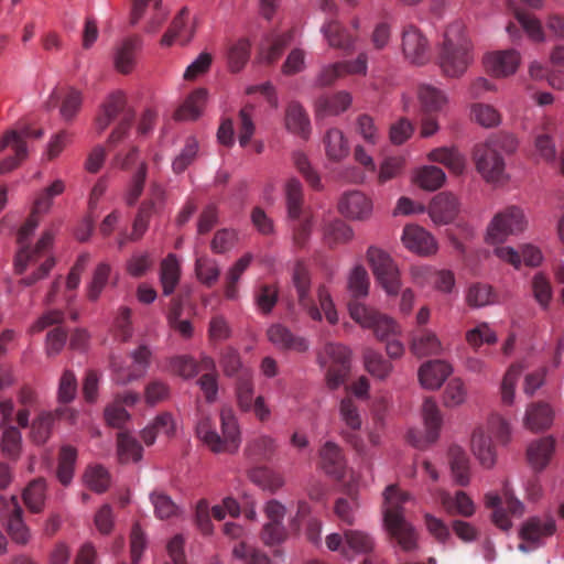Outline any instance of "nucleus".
<instances>
[{
    "mask_svg": "<svg viewBox=\"0 0 564 564\" xmlns=\"http://www.w3.org/2000/svg\"><path fill=\"white\" fill-rule=\"evenodd\" d=\"M448 460L455 482L459 486H467L470 481V467L467 453L457 445L448 449Z\"/></svg>",
    "mask_w": 564,
    "mask_h": 564,
    "instance_id": "37",
    "label": "nucleus"
},
{
    "mask_svg": "<svg viewBox=\"0 0 564 564\" xmlns=\"http://www.w3.org/2000/svg\"><path fill=\"white\" fill-rule=\"evenodd\" d=\"M189 11L187 8H182L172 21L170 29L162 36L161 44L163 46H171L175 40L182 44L189 42L192 37V29L187 25Z\"/></svg>",
    "mask_w": 564,
    "mask_h": 564,
    "instance_id": "33",
    "label": "nucleus"
},
{
    "mask_svg": "<svg viewBox=\"0 0 564 564\" xmlns=\"http://www.w3.org/2000/svg\"><path fill=\"white\" fill-rule=\"evenodd\" d=\"M496 254L503 261L509 262L514 268H519L521 262L529 267H536L542 261L541 251L530 245L522 247L521 253L510 247H498Z\"/></svg>",
    "mask_w": 564,
    "mask_h": 564,
    "instance_id": "31",
    "label": "nucleus"
},
{
    "mask_svg": "<svg viewBox=\"0 0 564 564\" xmlns=\"http://www.w3.org/2000/svg\"><path fill=\"white\" fill-rule=\"evenodd\" d=\"M427 158L430 161L445 165L455 174H460L465 170V159L455 148L442 147L434 149Z\"/></svg>",
    "mask_w": 564,
    "mask_h": 564,
    "instance_id": "48",
    "label": "nucleus"
},
{
    "mask_svg": "<svg viewBox=\"0 0 564 564\" xmlns=\"http://www.w3.org/2000/svg\"><path fill=\"white\" fill-rule=\"evenodd\" d=\"M220 436L214 425L212 417L200 413L196 423V436L216 454H232L238 451L241 442L240 429L232 408L223 406L220 410Z\"/></svg>",
    "mask_w": 564,
    "mask_h": 564,
    "instance_id": "4",
    "label": "nucleus"
},
{
    "mask_svg": "<svg viewBox=\"0 0 564 564\" xmlns=\"http://www.w3.org/2000/svg\"><path fill=\"white\" fill-rule=\"evenodd\" d=\"M349 314L361 327L372 329L377 339L387 340L386 350L390 358L397 359L403 355L404 347L402 343L397 339H389L390 336L399 333V326L394 319L358 302L350 304Z\"/></svg>",
    "mask_w": 564,
    "mask_h": 564,
    "instance_id": "5",
    "label": "nucleus"
},
{
    "mask_svg": "<svg viewBox=\"0 0 564 564\" xmlns=\"http://www.w3.org/2000/svg\"><path fill=\"white\" fill-rule=\"evenodd\" d=\"M64 321V313L59 310H52L40 316L31 326V334L43 332L45 328L57 325L46 335V354L48 357L58 355L64 348L67 339V332L59 326Z\"/></svg>",
    "mask_w": 564,
    "mask_h": 564,
    "instance_id": "12",
    "label": "nucleus"
},
{
    "mask_svg": "<svg viewBox=\"0 0 564 564\" xmlns=\"http://www.w3.org/2000/svg\"><path fill=\"white\" fill-rule=\"evenodd\" d=\"M555 530L553 518L532 517L523 523L520 538L528 543L540 544L542 539L553 535Z\"/></svg>",
    "mask_w": 564,
    "mask_h": 564,
    "instance_id": "26",
    "label": "nucleus"
},
{
    "mask_svg": "<svg viewBox=\"0 0 564 564\" xmlns=\"http://www.w3.org/2000/svg\"><path fill=\"white\" fill-rule=\"evenodd\" d=\"M351 104V97L346 91H339L332 96H323L317 100V116H335L345 111Z\"/></svg>",
    "mask_w": 564,
    "mask_h": 564,
    "instance_id": "47",
    "label": "nucleus"
},
{
    "mask_svg": "<svg viewBox=\"0 0 564 564\" xmlns=\"http://www.w3.org/2000/svg\"><path fill=\"white\" fill-rule=\"evenodd\" d=\"M294 30L268 35L259 46L258 59L265 65H272L280 59L286 46L293 41Z\"/></svg>",
    "mask_w": 564,
    "mask_h": 564,
    "instance_id": "20",
    "label": "nucleus"
},
{
    "mask_svg": "<svg viewBox=\"0 0 564 564\" xmlns=\"http://www.w3.org/2000/svg\"><path fill=\"white\" fill-rule=\"evenodd\" d=\"M85 485L97 494L105 492L110 485V475L102 466H89L84 474Z\"/></svg>",
    "mask_w": 564,
    "mask_h": 564,
    "instance_id": "59",
    "label": "nucleus"
},
{
    "mask_svg": "<svg viewBox=\"0 0 564 564\" xmlns=\"http://www.w3.org/2000/svg\"><path fill=\"white\" fill-rule=\"evenodd\" d=\"M440 500L448 514H459L468 518L475 513V505L465 491L459 490L455 496L443 491L440 495Z\"/></svg>",
    "mask_w": 564,
    "mask_h": 564,
    "instance_id": "38",
    "label": "nucleus"
},
{
    "mask_svg": "<svg viewBox=\"0 0 564 564\" xmlns=\"http://www.w3.org/2000/svg\"><path fill=\"white\" fill-rule=\"evenodd\" d=\"M10 502L13 510L8 519L7 531L11 539L18 544H26L30 540V531L23 521V510L19 505L17 496H11Z\"/></svg>",
    "mask_w": 564,
    "mask_h": 564,
    "instance_id": "40",
    "label": "nucleus"
},
{
    "mask_svg": "<svg viewBox=\"0 0 564 564\" xmlns=\"http://www.w3.org/2000/svg\"><path fill=\"white\" fill-rule=\"evenodd\" d=\"M236 394L239 408L245 412L250 411L253 402V382L249 370H242L237 378Z\"/></svg>",
    "mask_w": 564,
    "mask_h": 564,
    "instance_id": "54",
    "label": "nucleus"
},
{
    "mask_svg": "<svg viewBox=\"0 0 564 564\" xmlns=\"http://www.w3.org/2000/svg\"><path fill=\"white\" fill-rule=\"evenodd\" d=\"M251 42L247 37L238 39L228 46L227 62L232 73L240 72L249 61Z\"/></svg>",
    "mask_w": 564,
    "mask_h": 564,
    "instance_id": "46",
    "label": "nucleus"
},
{
    "mask_svg": "<svg viewBox=\"0 0 564 564\" xmlns=\"http://www.w3.org/2000/svg\"><path fill=\"white\" fill-rule=\"evenodd\" d=\"M367 260L377 283L384 290L387 295L397 296L402 283L399 268L389 253L371 246L367 251Z\"/></svg>",
    "mask_w": 564,
    "mask_h": 564,
    "instance_id": "8",
    "label": "nucleus"
},
{
    "mask_svg": "<svg viewBox=\"0 0 564 564\" xmlns=\"http://www.w3.org/2000/svg\"><path fill=\"white\" fill-rule=\"evenodd\" d=\"M410 499L408 492L401 491L398 486L389 485L383 492V523L392 539L405 552L417 547V534L403 514V505Z\"/></svg>",
    "mask_w": 564,
    "mask_h": 564,
    "instance_id": "3",
    "label": "nucleus"
},
{
    "mask_svg": "<svg viewBox=\"0 0 564 564\" xmlns=\"http://www.w3.org/2000/svg\"><path fill=\"white\" fill-rule=\"evenodd\" d=\"M322 32L327 40L329 46L343 51H350L354 47L355 39L347 30L337 21L329 20L322 26Z\"/></svg>",
    "mask_w": 564,
    "mask_h": 564,
    "instance_id": "41",
    "label": "nucleus"
},
{
    "mask_svg": "<svg viewBox=\"0 0 564 564\" xmlns=\"http://www.w3.org/2000/svg\"><path fill=\"white\" fill-rule=\"evenodd\" d=\"M324 235L328 245H338L351 240L354 231L345 221L336 219L325 227Z\"/></svg>",
    "mask_w": 564,
    "mask_h": 564,
    "instance_id": "63",
    "label": "nucleus"
},
{
    "mask_svg": "<svg viewBox=\"0 0 564 564\" xmlns=\"http://www.w3.org/2000/svg\"><path fill=\"white\" fill-rule=\"evenodd\" d=\"M445 173L442 169L431 165L420 169L416 173V183L426 191H436L445 182Z\"/></svg>",
    "mask_w": 564,
    "mask_h": 564,
    "instance_id": "58",
    "label": "nucleus"
},
{
    "mask_svg": "<svg viewBox=\"0 0 564 564\" xmlns=\"http://www.w3.org/2000/svg\"><path fill=\"white\" fill-rule=\"evenodd\" d=\"M156 518L161 520L177 516L178 507L170 496L161 490H154L150 495Z\"/></svg>",
    "mask_w": 564,
    "mask_h": 564,
    "instance_id": "60",
    "label": "nucleus"
},
{
    "mask_svg": "<svg viewBox=\"0 0 564 564\" xmlns=\"http://www.w3.org/2000/svg\"><path fill=\"white\" fill-rule=\"evenodd\" d=\"M59 100H62V117L65 120H72L79 110L82 105L80 93L73 88H69L67 90L54 89L46 102L47 108H55L58 105Z\"/></svg>",
    "mask_w": 564,
    "mask_h": 564,
    "instance_id": "30",
    "label": "nucleus"
},
{
    "mask_svg": "<svg viewBox=\"0 0 564 564\" xmlns=\"http://www.w3.org/2000/svg\"><path fill=\"white\" fill-rule=\"evenodd\" d=\"M77 459V451L69 445L62 446L58 455L57 478L62 485L70 484L74 476V467Z\"/></svg>",
    "mask_w": 564,
    "mask_h": 564,
    "instance_id": "52",
    "label": "nucleus"
},
{
    "mask_svg": "<svg viewBox=\"0 0 564 564\" xmlns=\"http://www.w3.org/2000/svg\"><path fill=\"white\" fill-rule=\"evenodd\" d=\"M553 422V411L547 403L538 402L528 406L524 416V426L532 432L549 429Z\"/></svg>",
    "mask_w": 564,
    "mask_h": 564,
    "instance_id": "35",
    "label": "nucleus"
},
{
    "mask_svg": "<svg viewBox=\"0 0 564 564\" xmlns=\"http://www.w3.org/2000/svg\"><path fill=\"white\" fill-rule=\"evenodd\" d=\"M284 193L289 218H299L303 212H307L303 207V187L297 178L291 177L286 181Z\"/></svg>",
    "mask_w": 564,
    "mask_h": 564,
    "instance_id": "45",
    "label": "nucleus"
},
{
    "mask_svg": "<svg viewBox=\"0 0 564 564\" xmlns=\"http://www.w3.org/2000/svg\"><path fill=\"white\" fill-rule=\"evenodd\" d=\"M364 362L366 370L379 380L387 379L393 369L392 364L372 348L364 350Z\"/></svg>",
    "mask_w": 564,
    "mask_h": 564,
    "instance_id": "50",
    "label": "nucleus"
},
{
    "mask_svg": "<svg viewBox=\"0 0 564 564\" xmlns=\"http://www.w3.org/2000/svg\"><path fill=\"white\" fill-rule=\"evenodd\" d=\"M370 280L367 270L362 265H356L348 278V290L355 299L365 297L368 295ZM358 302L351 301L349 304ZM350 305H348L349 307Z\"/></svg>",
    "mask_w": 564,
    "mask_h": 564,
    "instance_id": "55",
    "label": "nucleus"
},
{
    "mask_svg": "<svg viewBox=\"0 0 564 564\" xmlns=\"http://www.w3.org/2000/svg\"><path fill=\"white\" fill-rule=\"evenodd\" d=\"M359 508L357 494L349 490L347 497H340L335 501L334 512L345 524L351 525L355 522V513Z\"/></svg>",
    "mask_w": 564,
    "mask_h": 564,
    "instance_id": "53",
    "label": "nucleus"
},
{
    "mask_svg": "<svg viewBox=\"0 0 564 564\" xmlns=\"http://www.w3.org/2000/svg\"><path fill=\"white\" fill-rule=\"evenodd\" d=\"M284 124L289 132L307 140L311 134V121L303 106L297 101L288 104L284 115Z\"/></svg>",
    "mask_w": 564,
    "mask_h": 564,
    "instance_id": "25",
    "label": "nucleus"
},
{
    "mask_svg": "<svg viewBox=\"0 0 564 564\" xmlns=\"http://www.w3.org/2000/svg\"><path fill=\"white\" fill-rule=\"evenodd\" d=\"M452 367L443 360H430L419 369V380L423 388L438 389L451 375Z\"/></svg>",
    "mask_w": 564,
    "mask_h": 564,
    "instance_id": "27",
    "label": "nucleus"
},
{
    "mask_svg": "<svg viewBox=\"0 0 564 564\" xmlns=\"http://www.w3.org/2000/svg\"><path fill=\"white\" fill-rule=\"evenodd\" d=\"M473 43L462 21L451 23L438 54V64L447 77H460L474 59Z\"/></svg>",
    "mask_w": 564,
    "mask_h": 564,
    "instance_id": "2",
    "label": "nucleus"
},
{
    "mask_svg": "<svg viewBox=\"0 0 564 564\" xmlns=\"http://www.w3.org/2000/svg\"><path fill=\"white\" fill-rule=\"evenodd\" d=\"M142 451V446L135 438L123 432L118 434V457L121 463L140 460Z\"/></svg>",
    "mask_w": 564,
    "mask_h": 564,
    "instance_id": "56",
    "label": "nucleus"
},
{
    "mask_svg": "<svg viewBox=\"0 0 564 564\" xmlns=\"http://www.w3.org/2000/svg\"><path fill=\"white\" fill-rule=\"evenodd\" d=\"M495 293L488 284L474 283L468 288L466 301L469 306L482 307L495 302Z\"/></svg>",
    "mask_w": 564,
    "mask_h": 564,
    "instance_id": "62",
    "label": "nucleus"
},
{
    "mask_svg": "<svg viewBox=\"0 0 564 564\" xmlns=\"http://www.w3.org/2000/svg\"><path fill=\"white\" fill-rule=\"evenodd\" d=\"M325 153L328 160L339 162L345 159L350 151L347 138L343 131L337 128L328 129L323 138Z\"/></svg>",
    "mask_w": 564,
    "mask_h": 564,
    "instance_id": "36",
    "label": "nucleus"
},
{
    "mask_svg": "<svg viewBox=\"0 0 564 564\" xmlns=\"http://www.w3.org/2000/svg\"><path fill=\"white\" fill-rule=\"evenodd\" d=\"M528 220L521 207L511 205L498 212L487 227V240L491 243H502L509 236H516L525 230Z\"/></svg>",
    "mask_w": 564,
    "mask_h": 564,
    "instance_id": "7",
    "label": "nucleus"
},
{
    "mask_svg": "<svg viewBox=\"0 0 564 564\" xmlns=\"http://www.w3.org/2000/svg\"><path fill=\"white\" fill-rule=\"evenodd\" d=\"M207 99V90L204 88H198L194 90L178 107V109L174 113V118L176 120H195L200 115L205 107Z\"/></svg>",
    "mask_w": 564,
    "mask_h": 564,
    "instance_id": "42",
    "label": "nucleus"
},
{
    "mask_svg": "<svg viewBox=\"0 0 564 564\" xmlns=\"http://www.w3.org/2000/svg\"><path fill=\"white\" fill-rule=\"evenodd\" d=\"M338 210L348 219L367 220L372 214V203L364 193L352 191L341 196Z\"/></svg>",
    "mask_w": 564,
    "mask_h": 564,
    "instance_id": "17",
    "label": "nucleus"
},
{
    "mask_svg": "<svg viewBox=\"0 0 564 564\" xmlns=\"http://www.w3.org/2000/svg\"><path fill=\"white\" fill-rule=\"evenodd\" d=\"M140 47L141 40L138 36L122 40L115 48V68L121 74H129L135 65V55Z\"/></svg>",
    "mask_w": 564,
    "mask_h": 564,
    "instance_id": "28",
    "label": "nucleus"
},
{
    "mask_svg": "<svg viewBox=\"0 0 564 564\" xmlns=\"http://www.w3.org/2000/svg\"><path fill=\"white\" fill-rule=\"evenodd\" d=\"M510 434L509 423L499 414L490 415L486 426L474 431L471 451L482 467L491 468L496 463L497 455L491 436H495L501 444H506L510 440Z\"/></svg>",
    "mask_w": 564,
    "mask_h": 564,
    "instance_id": "6",
    "label": "nucleus"
},
{
    "mask_svg": "<svg viewBox=\"0 0 564 564\" xmlns=\"http://www.w3.org/2000/svg\"><path fill=\"white\" fill-rule=\"evenodd\" d=\"M1 449L10 458H18L22 446V435L18 427L13 425L1 426Z\"/></svg>",
    "mask_w": 564,
    "mask_h": 564,
    "instance_id": "57",
    "label": "nucleus"
},
{
    "mask_svg": "<svg viewBox=\"0 0 564 564\" xmlns=\"http://www.w3.org/2000/svg\"><path fill=\"white\" fill-rule=\"evenodd\" d=\"M319 364L327 367L326 382L332 390L343 384L350 371V351L341 344L328 343L318 357Z\"/></svg>",
    "mask_w": 564,
    "mask_h": 564,
    "instance_id": "10",
    "label": "nucleus"
},
{
    "mask_svg": "<svg viewBox=\"0 0 564 564\" xmlns=\"http://www.w3.org/2000/svg\"><path fill=\"white\" fill-rule=\"evenodd\" d=\"M67 409H56L54 412H42L31 424L30 437L35 444H44L51 435L53 422L62 417Z\"/></svg>",
    "mask_w": 564,
    "mask_h": 564,
    "instance_id": "39",
    "label": "nucleus"
},
{
    "mask_svg": "<svg viewBox=\"0 0 564 564\" xmlns=\"http://www.w3.org/2000/svg\"><path fill=\"white\" fill-rule=\"evenodd\" d=\"M422 416L425 425V435L417 430H410L408 441L417 448H425L438 438V432L442 426V415L436 402L432 398H426L422 405Z\"/></svg>",
    "mask_w": 564,
    "mask_h": 564,
    "instance_id": "13",
    "label": "nucleus"
},
{
    "mask_svg": "<svg viewBox=\"0 0 564 564\" xmlns=\"http://www.w3.org/2000/svg\"><path fill=\"white\" fill-rule=\"evenodd\" d=\"M124 112H133L127 107L124 94L119 90L111 93L101 105L100 112L95 120V128L98 133L104 132L118 116L123 118Z\"/></svg>",
    "mask_w": 564,
    "mask_h": 564,
    "instance_id": "19",
    "label": "nucleus"
},
{
    "mask_svg": "<svg viewBox=\"0 0 564 564\" xmlns=\"http://www.w3.org/2000/svg\"><path fill=\"white\" fill-rule=\"evenodd\" d=\"M402 53L414 65H424L430 59V44L426 36L414 25L409 24L402 31Z\"/></svg>",
    "mask_w": 564,
    "mask_h": 564,
    "instance_id": "14",
    "label": "nucleus"
},
{
    "mask_svg": "<svg viewBox=\"0 0 564 564\" xmlns=\"http://www.w3.org/2000/svg\"><path fill=\"white\" fill-rule=\"evenodd\" d=\"M410 349L419 358L438 355L442 351V344L436 334L423 329L412 338Z\"/></svg>",
    "mask_w": 564,
    "mask_h": 564,
    "instance_id": "43",
    "label": "nucleus"
},
{
    "mask_svg": "<svg viewBox=\"0 0 564 564\" xmlns=\"http://www.w3.org/2000/svg\"><path fill=\"white\" fill-rule=\"evenodd\" d=\"M181 275L180 263L175 254H169L161 264V283L164 295H171Z\"/></svg>",
    "mask_w": 564,
    "mask_h": 564,
    "instance_id": "51",
    "label": "nucleus"
},
{
    "mask_svg": "<svg viewBox=\"0 0 564 564\" xmlns=\"http://www.w3.org/2000/svg\"><path fill=\"white\" fill-rule=\"evenodd\" d=\"M293 164L296 170L303 175L307 184L315 191H321L323 188V184L321 181L319 174L311 166V163L307 156L301 152L296 151L292 155Z\"/></svg>",
    "mask_w": 564,
    "mask_h": 564,
    "instance_id": "61",
    "label": "nucleus"
},
{
    "mask_svg": "<svg viewBox=\"0 0 564 564\" xmlns=\"http://www.w3.org/2000/svg\"><path fill=\"white\" fill-rule=\"evenodd\" d=\"M276 451L275 440L269 435H259L250 440L245 448L247 458L253 464L267 463Z\"/></svg>",
    "mask_w": 564,
    "mask_h": 564,
    "instance_id": "32",
    "label": "nucleus"
},
{
    "mask_svg": "<svg viewBox=\"0 0 564 564\" xmlns=\"http://www.w3.org/2000/svg\"><path fill=\"white\" fill-rule=\"evenodd\" d=\"M232 554L245 564H272L270 557L264 552L243 542L234 547Z\"/></svg>",
    "mask_w": 564,
    "mask_h": 564,
    "instance_id": "64",
    "label": "nucleus"
},
{
    "mask_svg": "<svg viewBox=\"0 0 564 564\" xmlns=\"http://www.w3.org/2000/svg\"><path fill=\"white\" fill-rule=\"evenodd\" d=\"M422 110L425 113H433L442 110L447 102L443 90L429 84H422L417 91Z\"/></svg>",
    "mask_w": 564,
    "mask_h": 564,
    "instance_id": "44",
    "label": "nucleus"
},
{
    "mask_svg": "<svg viewBox=\"0 0 564 564\" xmlns=\"http://www.w3.org/2000/svg\"><path fill=\"white\" fill-rule=\"evenodd\" d=\"M459 212V204L455 195L448 192L438 193L431 202L429 214L437 225L453 221Z\"/></svg>",
    "mask_w": 564,
    "mask_h": 564,
    "instance_id": "23",
    "label": "nucleus"
},
{
    "mask_svg": "<svg viewBox=\"0 0 564 564\" xmlns=\"http://www.w3.org/2000/svg\"><path fill=\"white\" fill-rule=\"evenodd\" d=\"M293 285L297 293L299 305L313 321H322V313L311 295V278L306 268L296 264L292 276Z\"/></svg>",
    "mask_w": 564,
    "mask_h": 564,
    "instance_id": "15",
    "label": "nucleus"
},
{
    "mask_svg": "<svg viewBox=\"0 0 564 564\" xmlns=\"http://www.w3.org/2000/svg\"><path fill=\"white\" fill-rule=\"evenodd\" d=\"M485 506L492 509V522L503 531L512 527L510 517H521L524 513L523 503L514 497L507 481L503 484L501 496L496 492L485 495Z\"/></svg>",
    "mask_w": 564,
    "mask_h": 564,
    "instance_id": "9",
    "label": "nucleus"
},
{
    "mask_svg": "<svg viewBox=\"0 0 564 564\" xmlns=\"http://www.w3.org/2000/svg\"><path fill=\"white\" fill-rule=\"evenodd\" d=\"M265 514L269 522L263 527L262 540L268 545L278 544L286 535L285 529L282 525L285 508L276 500H271L265 506Z\"/></svg>",
    "mask_w": 564,
    "mask_h": 564,
    "instance_id": "18",
    "label": "nucleus"
},
{
    "mask_svg": "<svg viewBox=\"0 0 564 564\" xmlns=\"http://www.w3.org/2000/svg\"><path fill=\"white\" fill-rule=\"evenodd\" d=\"M268 339L279 349L304 352L308 348L305 338L295 336L286 326L273 324L267 330Z\"/></svg>",
    "mask_w": 564,
    "mask_h": 564,
    "instance_id": "24",
    "label": "nucleus"
},
{
    "mask_svg": "<svg viewBox=\"0 0 564 564\" xmlns=\"http://www.w3.org/2000/svg\"><path fill=\"white\" fill-rule=\"evenodd\" d=\"M555 447L552 436L542 437L532 442L527 449V457L535 470H542L549 464Z\"/></svg>",
    "mask_w": 564,
    "mask_h": 564,
    "instance_id": "34",
    "label": "nucleus"
},
{
    "mask_svg": "<svg viewBox=\"0 0 564 564\" xmlns=\"http://www.w3.org/2000/svg\"><path fill=\"white\" fill-rule=\"evenodd\" d=\"M318 465L321 469L335 479L345 476L347 462L341 447L332 442H326L318 451Z\"/></svg>",
    "mask_w": 564,
    "mask_h": 564,
    "instance_id": "16",
    "label": "nucleus"
},
{
    "mask_svg": "<svg viewBox=\"0 0 564 564\" xmlns=\"http://www.w3.org/2000/svg\"><path fill=\"white\" fill-rule=\"evenodd\" d=\"M11 148L14 156H10L0 162V174L8 173L15 169L28 155L26 143L17 131L7 132L0 140V151Z\"/></svg>",
    "mask_w": 564,
    "mask_h": 564,
    "instance_id": "29",
    "label": "nucleus"
},
{
    "mask_svg": "<svg viewBox=\"0 0 564 564\" xmlns=\"http://www.w3.org/2000/svg\"><path fill=\"white\" fill-rule=\"evenodd\" d=\"M64 189L65 184L62 180L54 181L51 186L43 189L36 197L30 216L18 231L17 242L19 245V250L14 259L15 272L22 274L29 265L36 264L43 259L32 274L21 280V283L25 286H31L37 281L43 280L55 265V258L50 253L54 239L53 234L50 230L42 234L34 247H31L29 241L39 226L40 215L46 213L51 208L52 199L55 196L61 195Z\"/></svg>",
    "mask_w": 564,
    "mask_h": 564,
    "instance_id": "1",
    "label": "nucleus"
},
{
    "mask_svg": "<svg viewBox=\"0 0 564 564\" xmlns=\"http://www.w3.org/2000/svg\"><path fill=\"white\" fill-rule=\"evenodd\" d=\"M473 159L478 173L488 183H503L508 176L502 154L486 142L474 148Z\"/></svg>",
    "mask_w": 564,
    "mask_h": 564,
    "instance_id": "11",
    "label": "nucleus"
},
{
    "mask_svg": "<svg viewBox=\"0 0 564 564\" xmlns=\"http://www.w3.org/2000/svg\"><path fill=\"white\" fill-rule=\"evenodd\" d=\"M402 242L410 251L423 256L432 254L437 249L434 237L424 228L416 225H409L404 227Z\"/></svg>",
    "mask_w": 564,
    "mask_h": 564,
    "instance_id": "22",
    "label": "nucleus"
},
{
    "mask_svg": "<svg viewBox=\"0 0 564 564\" xmlns=\"http://www.w3.org/2000/svg\"><path fill=\"white\" fill-rule=\"evenodd\" d=\"M487 70L495 77H507L516 73L520 55L514 50L489 53L484 59Z\"/></svg>",
    "mask_w": 564,
    "mask_h": 564,
    "instance_id": "21",
    "label": "nucleus"
},
{
    "mask_svg": "<svg viewBox=\"0 0 564 564\" xmlns=\"http://www.w3.org/2000/svg\"><path fill=\"white\" fill-rule=\"evenodd\" d=\"M46 499V481L44 478L32 480L23 491V501L33 513H40L44 509Z\"/></svg>",
    "mask_w": 564,
    "mask_h": 564,
    "instance_id": "49",
    "label": "nucleus"
}]
</instances>
